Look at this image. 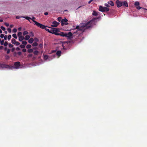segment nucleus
Masks as SVG:
<instances>
[{
    "instance_id": "nucleus-42",
    "label": "nucleus",
    "mask_w": 147,
    "mask_h": 147,
    "mask_svg": "<svg viewBox=\"0 0 147 147\" xmlns=\"http://www.w3.org/2000/svg\"><path fill=\"white\" fill-rule=\"evenodd\" d=\"M11 38V35H9L8 36L7 38L8 40H10Z\"/></svg>"
},
{
    "instance_id": "nucleus-62",
    "label": "nucleus",
    "mask_w": 147,
    "mask_h": 147,
    "mask_svg": "<svg viewBox=\"0 0 147 147\" xmlns=\"http://www.w3.org/2000/svg\"><path fill=\"white\" fill-rule=\"evenodd\" d=\"M4 50L5 51L7 50V47L5 48L4 49Z\"/></svg>"
},
{
    "instance_id": "nucleus-44",
    "label": "nucleus",
    "mask_w": 147,
    "mask_h": 147,
    "mask_svg": "<svg viewBox=\"0 0 147 147\" xmlns=\"http://www.w3.org/2000/svg\"><path fill=\"white\" fill-rule=\"evenodd\" d=\"M17 54L19 56H20L22 54V52L20 51L18 52Z\"/></svg>"
},
{
    "instance_id": "nucleus-15",
    "label": "nucleus",
    "mask_w": 147,
    "mask_h": 147,
    "mask_svg": "<svg viewBox=\"0 0 147 147\" xmlns=\"http://www.w3.org/2000/svg\"><path fill=\"white\" fill-rule=\"evenodd\" d=\"M68 45V43L66 42H63L62 44V46L63 47V49H67L65 47V46Z\"/></svg>"
},
{
    "instance_id": "nucleus-28",
    "label": "nucleus",
    "mask_w": 147,
    "mask_h": 147,
    "mask_svg": "<svg viewBox=\"0 0 147 147\" xmlns=\"http://www.w3.org/2000/svg\"><path fill=\"white\" fill-rule=\"evenodd\" d=\"M28 34V32L26 31H24L23 32V35L24 36L26 35L27 34Z\"/></svg>"
},
{
    "instance_id": "nucleus-16",
    "label": "nucleus",
    "mask_w": 147,
    "mask_h": 147,
    "mask_svg": "<svg viewBox=\"0 0 147 147\" xmlns=\"http://www.w3.org/2000/svg\"><path fill=\"white\" fill-rule=\"evenodd\" d=\"M98 13H99L98 12H96L95 11H94L92 13V15L94 16H97L98 15Z\"/></svg>"
},
{
    "instance_id": "nucleus-6",
    "label": "nucleus",
    "mask_w": 147,
    "mask_h": 147,
    "mask_svg": "<svg viewBox=\"0 0 147 147\" xmlns=\"http://www.w3.org/2000/svg\"><path fill=\"white\" fill-rule=\"evenodd\" d=\"M34 22L35 23V24L37 26L42 29H45V27H47L46 26L37 22L36 21H34Z\"/></svg>"
},
{
    "instance_id": "nucleus-53",
    "label": "nucleus",
    "mask_w": 147,
    "mask_h": 147,
    "mask_svg": "<svg viewBox=\"0 0 147 147\" xmlns=\"http://www.w3.org/2000/svg\"><path fill=\"white\" fill-rule=\"evenodd\" d=\"M16 50L17 51H20V49L18 47H17L16 49Z\"/></svg>"
},
{
    "instance_id": "nucleus-51",
    "label": "nucleus",
    "mask_w": 147,
    "mask_h": 147,
    "mask_svg": "<svg viewBox=\"0 0 147 147\" xmlns=\"http://www.w3.org/2000/svg\"><path fill=\"white\" fill-rule=\"evenodd\" d=\"M22 51L23 52H25L26 51V49H23L22 50Z\"/></svg>"
},
{
    "instance_id": "nucleus-27",
    "label": "nucleus",
    "mask_w": 147,
    "mask_h": 147,
    "mask_svg": "<svg viewBox=\"0 0 147 147\" xmlns=\"http://www.w3.org/2000/svg\"><path fill=\"white\" fill-rule=\"evenodd\" d=\"M48 57V56L47 55H43V58L45 60L47 59Z\"/></svg>"
},
{
    "instance_id": "nucleus-4",
    "label": "nucleus",
    "mask_w": 147,
    "mask_h": 147,
    "mask_svg": "<svg viewBox=\"0 0 147 147\" xmlns=\"http://www.w3.org/2000/svg\"><path fill=\"white\" fill-rule=\"evenodd\" d=\"M0 67L3 68H5L9 69H12V66H9V65L3 64L0 63Z\"/></svg>"
},
{
    "instance_id": "nucleus-10",
    "label": "nucleus",
    "mask_w": 147,
    "mask_h": 147,
    "mask_svg": "<svg viewBox=\"0 0 147 147\" xmlns=\"http://www.w3.org/2000/svg\"><path fill=\"white\" fill-rule=\"evenodd\" d=\"M11 42L13 44L15 45L16 46H18L20 44L19 42L16 41V40L13 38L11 39Z\"/></svg>"
},
{
    "instance_id": "nucleus-56",
    "label": "nucleus",
    "mask_w": 147,
    "mask_h": 147,
    "mask_svg": "<svg viewBox=\"0 0 147 147\" xmlns=\"http://www.w3.org/2000/svg\"><path fill=\"white\" fill-rule=\"evenodd\" d=\"M35 19V18L34 17H32V19H32V20L33 21V22H34V21H35L34 20Z\"/></svg>"
},
{
    "instance_id": "nucleus-36",
    "label": "nucleus",
    "mask_w": 147,
    "mask_h": 147,
    "mask_svg": "<svg viewBox=\"0 0 147 147\" xmlns=\"http://www.w3.org/2000/svg\"><path fill=\"white\" fill-rule=\"evenodd\" d=\"M30 33V36L32 37H33L34 36V34L32 32H31Z\"/></svg>"
},
{
    "instance_id": "nucleus-30",
    "label": "nucleus",
    "mask_w": 147,
    "mask_h": 147,
    "mask_svg": "<svg viewBox=\"0 0 147 147\" xmlns=\"http://www.w3.org/2000/svg\"><path fill=\"white\" fill-rule=\"evenodd\" d=\"M31 47V45H28L26 46V48L27 49H30Z\"/></svg>"
},
{
    "instance_id": "nucleus-11",
    "label": "nucleus",
    "mask_w": 147,
    "mask_h": 147,
    "mask_svg": "<svg viewBox=\"0 0 147 147\" xmlns=\"http://www.w3.org/2000/svg\"><path fill=\"white\" fill-rule=\"evenodd\" d=\"M53 24L51 25V26L53 27H57L58 25L59 24V23L57 22L56 21H54L53 22Z\"/></svg>"
},
{
    "instance_id": "nucleus-49",
    "label": "nucleus",
    "mask_w": 147,
    "mask_h": 147,
    "mask_svg": "<svg viewBox=\"0 0 147 147\" xmlns=\"http://www.w3.org/2000/svg\"><path fill=\"white\" fill-rule=\"evenodd\" d=\"M47 27H45V29L47 31H48V32H49V30L48 29V28H47Z\"/></svg>"
},
{
    "instance_id": "nucleus-22",
    "label": "nucleus",
    "mask_w": 147,
    "mask_h": 147,
    "mask_svg": "<svg viewBox=\"0 0 147 147\" xmlns=\"http://www.w3.org/2000/svg\"><path fill=\"white\" fill-rule=\"evenodd\" d=\"M22 17L26 18V20H29L30 19H31V18L28 16H22Z\"/></svg>"
},
{
    "instance_id": "nucleus-64",
    "label": "nucleus",
    "mask_w": 147,
    "mask_h": 147,
    "mask_svg": "<svg viewBox=\"0 0 147 147\" xmlns=\"http://www.w3.org/2000/svg\"><path fill=\"white\" fill-rule=\"evenodd\" d=\"M35 40L36 41H38V39L37 38H34Z\"/></svg>"
},
{
    "instance_id": "nucleus-57",
    "label": "nucleus",
    "mask_w": 147,
    "mask_h": 147,
    "mask_svg": "<svg viewBox=\"0 0 147 147\" xmlns=\"http://www.w3.org/2000/svg\"><path fill=\"white\" fill-rule=\"evenodd\" d=\"M44 14L45 15H47L48 14V13L47 12H45L44 13Z\"/></svg>"
},
{
    "instance_id": "nucleus-26",
    "label": "nucleus",
    "mask_w": 147,
    "mask_h": 147,
    "mask_svg": "<svg viewBox=\"0 0 147 147\" xmlns=\"http://www.w3.org/2000/svg\"><path fill=\"white\" fill-rule=\"evenodd\" d=\"M39 52L38 51H35L33 52V53L35 55H38Z\"/></svg>"
},
{
    "instance_id": "nucleus-13",
    "label": "nucleus",
    "mask_w": 147,
    "mask_h": 147,
    "mask_svg": "<svg viewBox=\"0 0 147 147\" xmlns=\"http://www.w3.org/2000/svg\"><path fill=\"white\" fill-rule=\"evenodd\" d=\"M122 4H123L122 5L123 6H125L126 7H128V6L127 2L125 1L122 2Z\"/></svg>"
},
{
    "instance_id": "nucleus-19",
    "label": "nucleus",
    "mask_w": 147,
    "mask_h": 147,
    "mask_svg": "<svg viewBox=\"0 0 147 147\" xmlns=\"http://www.w3.org/2000/svg\"><path fill=\"white\" fill-rule=\"evenodd\" d=\"M140 5V3L138 1H136L135 2L134 4V5L135 6H138L139 5Z\"/></svg>"
},
{
    "instance_id": "nucleus-21",
    "label": "nucleus",
    "mask_w": 147,
    "mask_h": 147,
    "mask_svg": "<svg viewBox=\"0 0 147 147\" xmlns=\"http://www.w3.org/2000/svg\"><path fill=\"white\" fill-rule=\"evenodd\" d=\"M33 50L32 49H30L28 50L27 51L28 53H32L33 52Z\"/></svg>"
},
{
    "instance_id": "nucleus-3",
    "label": "nucleus",
    "mask_w": 147,
    "mask_h": 147,
    "mask_svg": "<svg viewBox=\"0 0 147 147\" xmlns=\"http://www.w3.org/2000/svg\"><path fill=\"white\" fill-rule=\"evenodd\" d=\"M98 10L100 11L104 12H107L109 11V9L106 7H103L102 6H100L99 7Z\"/></svg>"
},
{
    "instance_id": "nucleus-31",
    "label": "nucleus",
    "mask_w": 147,
    "mask_h": 147,
    "mask_svg": "<svg viewBox=\"0 0 147 147\" xmlns=\"http://www.w3.org/2000/svg\"><path fill=\"white\" fill-rule=\"evenodd\" d=\"M22 44L25 45H26L27 44V42L25 41H23L22 42Z\"/></svg>"
},
{
    "instance_id": "nucleus-25",
    "label": "nucleus",
    "mask_w": 147,
    "mask_h": 147,
    "mask_svg": "<svg viewBox=\"0 0 147 147\" xmlns=\"http://www.w3.org/2000/svg\"><path fill=\"white\" fill-rule=\"evenodd\" d=\"M136 8L137 9H138V10H140V9H145V10H146V9L145 8H144L143 7H141L140 6H137L136 7Z\"/></svg>"
},
{
    "instance_id": "nucleus-29",
    "label": "nucleus",
    "mask_w": 147,
    "mask_h": 147,
    "mask_svg": "<svg viewBox=\"0 0 147 147\" xmlns=\"http://www.w3.org/2000/svg\"><path fill=\"white\" fill-rule=\"evenodd\" d=\"M38 45V43L36 42H34L32 44V45L33 46H37Z\"/></svg>"
},
{
    "instance_id": "nucleus-45",
    "label": "nucleus",
    "mask_w": 147,
    "mask_h": 147,
    "mask_svg": "<svg viewBox=\"0 0 147 147\" xmlns=\"http://www.w3.org/2000/svg\"><path fill=\"white\" fill-rule=\"evenodd\" d=\"M32 54H29V55H28L27 57L28 58H30V57H32Z\"/></svg>"
},
{
    "instance_id": "nucleus-33",
    "label": "nucleus",
    "mask_w": 147,
    "mask_h": 147,
    "mask_svg": "<svg viewBox=\"0 0 147 147\" xmlns=\"http://www.w3.org/2000/svg\"><path fill=\"white\" fill-rule=\"evenodd\" d=\"M8 45L9 48H13V45L11 43L9 44Z\"/></svg>"
},
{
    "instance_id": "nucleus-37",
    "label": "nucleus",
    "mask_w": 147,
    "mask_h": 147,
    "mask_svg": "<svg viewBox=\"0 0 147 147\" xmlns=\"http://www.w3.org/2000/svg\"><path fill=\"white\" fill-rule=\"evenodd\" d=\"M61 17H59L58 18H57V20H58V21L59 22H60V21L61 20Z\"/></svg>"
},
{
    "instance_id": "nucleus-12",
    "label": "nucleus",
    "mask_w": 147,
    "mask_h": 147,
    "mask_svg": "<svg viewBox=\"0 0 147 147\" xmlns=\"http://www.w3.org/2000/svg\"><path fill=\"white\" fill-rule=\"evenodd\" d=\"M116 3L117 6L118 7H119L123 5L122 4V2H121L119 0H117L116 1Z\"/></svg>"
},
{
    "instance_id": "nucleus-14",
    "label": "nucleus",
    "mask_w": 147,
    "mask_h": 147,
    "mask_svg": "<svg viewBox=\"0 0 147 147\" xmlns=\"http://www.w3.org/2000/svg\"><path fill=\"white\" fill-rule=\"evenodd\" d=\"M61 52L60 51H58L57 52L56 55L58 56V57H59L61 56Z\"/></svg>"
},
{
    "instance_id": "nucleus-34",
    "label": "nucleus",
    "mask_w": 147,
    "mask_h": 147,
    "mask_svg": "<svg viewBox=\"0 0 147 147\" xmlns=\"http://www.w3.org/2000/svg\"><path fill=\"white\" fill-rule=\"evenodd\" d=\"M8 44V42L7 41H5L3 45L5 46L6 47L7 45Z\"/></svg>"
},
{
    "instance_id": "nucleus-5",
    "label": "nucleus",
    "mask_w": 147,
    "mask_h": 147,
    "mask_svg": "<svg viewBox=\"0 0 147 147\" xmlns=\"http://www.w3.org/2000/svg\"><path fill=\"white\" fill-rule=\"evenodd\" d=\"M34 22L35 23V24L37 26L42 29H45V27H47L46 26L37 22L36 21H34Z\"/></svg>"
},
{
    "instance_id": "nucleus-63",
    "label": "nucleus",
    "mask_w": 147,
    "mask_h": 147,
    "mask_svg": "<svg viewBox=\"0 0 147 147\" xmlns=\"http://www.w3.org/2000/svg\"><path fill=\"white\" fill-rule=\"evenodd\" d=\"M13 26L12 25H11L10 26V27L11 28H12Z\"/></svg>"
},
{
    "instance_id": "nucleus-2",
    "label": "nucleus",
    "mask_w": 147,
    "mask_h": 147,
    "mask_svg": "<svg viewBox=\"0 0 147 147\" xmlns=\"http://www.w3.org/2000/svg\"><path fill=\"white\" fill-rule=\"evenodd\" d=\"M72 36V34L71 32H69L68 33L61 32V36L63 37H65L68 39H70Z\"/></svg>"
},
{
    "instance_id": "nucleus-40",
    "label": "nucleus",
    "mask_w": 147,
    "mask_h": 147,
    "mask_svg": "<svg viewBox=\"0 0 147 147\" xmlns=\"http://www.w3.org/2000/svg\"><path fill=\"white\" fill-rule=\"evenodd\" d=\"M4 40H2L1 41V45H2L4 44Z\"/></svg>"
},
{
    "instance_id": "nucleus-46",
    "label": "nucleus",
    "mask_w": 147,
    "mask_h": 147,
    "mask_svg": "<svg viewBox=\"0 0 147 147\" xmlns=\"http://www.w3.org/2000/svg\"><path fill=\"white\" fill-rule=\"evenodd\" d=\"M4 24L6 26H9V24L8 23H5Z\"/></svg>"
},
{
    "instance_id": "nucleus-9",
    "label": "nucleus",
    "mask_w": 147,
    "mask_h": 147,
    "mask_svg": "<svg viewBox=\"0 0 147 147\" xmlns=\"http://www.w3.org/2000/svg\"><path fill=\"white\" fill-rule=\"evenodd\" d=\"M68 20L65 18L64 19L61 20V25L62 26L65 25H67L68 24V23L67 22Z\"/></svg>"
},
{
    "instance_id": "nucleus-55",
    "label": "nucleus",
    "mask_w": 147,
    "mask_h": 147,
    "mask_svg": "<svg viewBox=\"0 0 147 147\" xmlns=\"http://www.w3.org/2000/svg\"><path fill=\"white\" fill-rule=\"evenodd\" d=\"M4 39L5 40H7V35H5L4 36Z\"/></svg>"
},
{
    "instance_id": "nucleus-20",
    "label": "nucleus",
    "mask_w": 147,
    "mask_h": 147,
    "mask_svg": "<svg viewBox=\"0 0 147 147\" xmlns=\"http://www.w3.org/2000/svg\"><path fill=\"white\" fill-rule=\"evenodd\" d=\"M24 39V37L23 36H20L19 37V40L20 41H22Z\"/></svg>"
},
{
    "instance_id": "nucleus-61",
    "label": "nucleus",
    "mask_w": 147,
    "mask_h": 147,
    "mask_svg": "<svg viewBox=\"0 0 147 147\" xmlns=\"http://www.w3.org/2000/svg\"><path fill=\"white\" fill-rule=\"evenodd\" d=\"M21 27H20L18 28V30L19 31L20 30H21Z\"/></svg>"
},
{
    "instance_id": "nucleus-1",
    "label": "nucleus",
    "mask_w": 147,
    "mask_h": 147,
    "mask_svg": "<svg viewBox=\"0 0 147 147\" xmlns=\"http://www.w3.org/2000/svg\"><path fill=\"white\" fill-rule=\"evenodd\" d=\"M95 18L85 23H82L76 26V31L74 34H80L85 31V30L91 27L95 24Z\"/></svg>"
},
{
    "instance_id": "nucleus-32",
    "label": "nucleus",
    "mask_w": 147,
    "mask_h": 147,
    "mask_svg": "<svg viewBox=\"0 0 147 147\" xmlns=\"http://www.w3.org/2000/svg\"><path fill=\"white\" fill-rule=\"evenodd\" d=\"M12 36L13 37L15 38V39H17V37L16 36V34H13Z\"/></svg>"
},
{
    "instance_id": "nucleus-54",
    "label": "nucleus",
    "mask_w": 147,
    "mask_h": 147,
    "mask_svg": "<svg viewBox=\"0 0 147 147\" xmlns=\"http://www.w3.org/2000/svg\"><path fill=\"white\" fill-rule=\"evenodd\" d=\"M10 49H7V54H9V53H10Z\"/></svg>"
},
{
    "instance_id": "nucleus-43",
    "label": "nucleus",
    "mask_w": 147,
    "mask_h": 147,
    "mask_svg": "<svg viewBox=\"0 0 147 147\" xmlns=\"http://www.w3.org/2000/svg\"><path fill=\"white\" fill-rule=\"evenodd\" d=\"M7 30L10 33L11 32V28H8Z\"/></svg>"
},
{
    "instance_id": "nucleus-47",
    "label": "nucleus",
    "mask_w": 147,
    "mask_h": 147,
    "mask_svg": "<svg viewBox=\"0 0 147 147\" xmlns=\"http://www.w3.org/2000/svg\"><path fill=\"white\" fill-rule=\"evenodd\" d=\"M0 35V37L2 38H3L4 36V34H1V35Z\"/></svg>"
},
{
    "instance_id": "nucleus-18",
    "label": "nucleus",
    "mask_w": 147,
    "mask_h": 147,
    "mask_svg": "<svg viewBox=\"0 0 147 147\" xmlns=\"http://www.w3.org/2000/svg\"><path fill=\"white\" fill-rule=\"evenodd\" d=\"M30 38V36L28 35H27L25 36L24 38V39L26 40H28Z\"/></svg>"
},
{
    "instance_id": "nucleus-52",
    "label": "nucleus",
    "mask_w": 147,
    "mask_h": 147,
    "mask_svg": "<svg viewBox=\"0 0 147 147\" xmlns=\"http://www.w3.org/2000/svg\"><path fill=\"white\" fill-rule=\"evenodd\" d=\"M22 16L20 17L19 16H16V19H19L20 18H22Z\"/></svg>"
},
{
    "instance_id": "nucleus-7",
    "label": "nucleus",
    "mask_w": 147,
    "mask_h": 147,
    "mask_svg": "<svg viewBox=\"0 0 147 147\" xmlns=\"http://www.w3.org/2000/svg\"><path fill=\"white\" fill-rule=\"evenodd\" d=\"M59 32V31L57 28H54L52 30V32H51V33L55 34L56 35H60L61 36V32L58 33Z\"/></svg>"
},
{
    "instance_id": "nucleus-38",
    "label": "nucleus",
    "mask_w": 147,
    "mask_h": 147,
    "mask_svg": "<svg viewBox=\"0 0 147 147\" xmlns=\"http://www.w3.org/2000/svg\"><path fill=\"white\" fill-rule=\"evenodd\" d=\"M20 47L22 48H24L25 47V45H20Z\"/></svg>"
},
{
    "instance_id": "nucleus-60",
    "label": "nucleus",
    "mask_w": 147,
    "mask_h": 147,
    "mask_svg": "<svg viewBox=\"0 0 147 147\" xmlns=\"http://www.w3.org/2000/svg\"><path fill=\"white\" fill-rule=\"evenodd\" d=\"M3 47L2 46H0V50H1L3 49Z\"/></svg>"
},
{
    "instance_id": "nucleus-17",
    "label": "nucleus",
    "mask_w": 147,
    "mask_h": 147,
    "mask_svg": "<svg viewBox=\"0 0 147 147\" xmlns=\"http://www.w3.org/2000/svg\"><path fill=\"white\" fill-rule=\"evenodd\" d=\"M34 41V39L33 38H31L28 41V42L30 44L32 43Z\"/></svg>"
},
{
    "instance_id": "nucleus-41",
    "label": "nucleus",
    "mask_w": 147,
    "mask_h": 147,
    "mask_svg": "<svg viewBox=\"0 0 147 147\" xmlns=\"http://www.w3.org/2000/svg\"><path fill=\"white\" fill-rule=\"evenodd\" d=\"M105 5L106 6L107 8L110 7L109 5L107 3H105Z\"/></svg>"
},
{
    "instance_id": "nucleus-58",
    "label": "nucleus",
    "mask_w": 147,
    "mask_h": 147,
    "mask_svg": "<svg viewBox=\"0 0 147 147\" xmlns=\"http://www.w3.org/2000/svg\"><path fill=\"white\" fill-rule=\"evenodd\" d=\"M93 1V0H90L88 2V4H90V3H91V2H92Z\"/></svg>"
},
{
    "instance_id": "nucleus-50",
    "label": "nucleus",
    "mask_w": 147,
    "mask_h": 147,
    "mask_svg": "<svg viewBox=\"0 0 147 147\" xmlns=\"http://www.w3.org/2000/svg\"><path fill=\"white\" fill-rule=\"evenodd\" d=\"M15 50V48H14L13 47L11 50V51L12 52H13Z\"/></svg>"
},
{
    "instance_id": "nucleus-35",
    "label": "nucleus",
    "mask_w": 147,
    "mask_h": 147,
    "mask_svg": "<svg viewBox=\"0 0 147 147\" xmlns=\"http://www.w3.org/2000/svg\"><path fill=\"white\" fill-rule=\"evenodd\" d=\"M1 28L3 31H5V28L3 26H1Z\"/></svg>"
},
{
    "instance_id": "nucleus-39",
    "label": "nucleus",
    "mask_w": 147,
    "mask_h": 147,
    "mask_svg": "<svg viewBox=\"0 0 147 147\" xmlns=\"http://www.w3.org/2000/svg\"><path fill=\"white\" fill-rule=\"evenodd\" d=\"M17 31V30L16 28H14L13 30V32H14L16 33Z\"/></svg>"
},
{
    "instance_id": "nucleus-59",
    "label": "nucleus",
    "mask_w": 147,
    "mask_h": 147,
    "mask_svg": "<svg viewBox=\"0 0 147 147\" xmlns=\"http://www.w3.org/2000/svg\"><path fill=\"white\" fill-rule=\"evenodd\" d=\"M53 29H52V28H51V29L49 30V33H51V32H52V31Z\"/></svg>"
},
{
    "instance_id": "nucleus-48",
    "label": "nucleus",
    "mask_w": 147,
    "mask_h": 147,
    "mask_svg": "<svg viewBox=\"0 0 147 147\" xmlns=\"http://www.w3.org/2000/svg\"><path fill=\"white\" fill-rule=\"evenodd\" d=\"M39 47L40 48H42V47H43L42 44H40L39 45Z\"/></svg>"
},
{
    "instance_id": "nucleus-23",
    "label": "nucleus",
    "mask_w": 147,
    "mask_h": 147,
    "mask_svg": "<svg viewBox=\"0 0 147 147\" xmlns=\"http://www.w3.org/2000/svg\"><path fill=\"white\" fill-rule=\"evenodd\" d=\"M108 3L111 5V6H113L114 5V3L113 2L111 1H110L108 2Z\"/></svg>"
},
{
    "instance_id": "nucleus-24",
    "label": "nucleus",
    "mask_w": 147,
    "mask_h": 147,
    "mask_svg": "<svg viewBox=\"0 0 147 147\" xmlns=\"http://www.w3.org/2000/svg\"><path fill=\"white\" fill-rule=\"evenodd\" d=\"M22 32H18V34H17V35H18V36L19 37H20V36H22Z\"/></svg>"
},
{
    "instance_id": "nucleus-8",
    "label": "nucleus",
    "mask_w": 147,
    "mask_h": 147,
    "mask_svg": "<svg viewBox=\"0 0 147 147\" xmlns=\"http://www.w3.org/2000/svg\"><path fill=\"white\" fill-rule=\"evenodd\" d=\"M14 65L15 67L13 66L12 68L19 69L21 65L20 62L19 61L15 62Z\"/></svg>"
}]
</instances>
